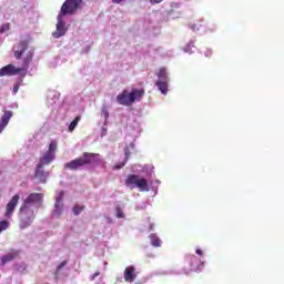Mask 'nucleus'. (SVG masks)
I'll list each match as a JSON object with an SVG mask.
<instances>
[{"instance_id": "nucleus-1", "label": "nucleus", "mask_w": 284, "mask_h": 284, "mask_svg": "<svg viewBox=\"0 0 284 284\" xmlns=\"http://www.w3.org/2000/svg\"><path fill=\"white\" fill-rule=\"evenodd\" d=\"M13 55L16 59H23L22 65L17 68L13 64H8L0 69V77H14L16 74L26 77L28 74V68H30L34 53L28 49L27 40H21L13 47Z\"/></svg>"}, {"instance_id": "nucleus-2", "label": "nucleus", "mask_w": 284, "mask_h": 284, "mask_svg": "<svg viewBox=\"0 0 284 284\" xmlns=\"http://www.w3.org/2000/svg\"><path fill=\"white\" fill-rule=\"evenodd\" d=\"M41 205H43V194L31 193L27 196L19 210L21 230L32 225Z\"/></svg>"}, {"instance_id": "nucleus-3", "label": "nucleus", "mask_w": 284, "mask_h": 284, "mask_svg": "<svg viewBox=\"0 0 284 284\" xmlns=\"http://www.w3.org/2000/svg\"><path fill=\"white\" fill-rule=\"evenodd\" d=\"M81 3H83V0H67L62 4L61 12L57 18L58 22L55 24V31L52 33L54 39H61V37H65L68 27L65 26V20H63V17H65V14H74Z\"/></svg>"}, {"instance_id": "nucleus-4", "label": "nucleus", "mask_w": 284, "mask_h": 284, "mask_svg": "<svg viewBox=\"0 0 284 284\" xmlns=\"http://www.w3.org/2000/svg\"><path fill=\"white\" fill-rule=\"evenodd\" d=\"M143 97H145V90L143 89H132L131 91L123 90L116 95L115 101L119 105L130 106L135 103V101H141Z\"/></svg>"}, {"instance_id": "nucleus-5", "label": "nucleus", "mask_w": 284, "mask_h": 284, "mask_svg": "<svg viewBox=\"0 0 284 284\" xmlns=\"http://www.w3.org/2000/svg\"><path fill=\"white\" fill-rule=\"evenodd\" d=\"M126 187L130 190H134L139 187L140 192H150V184L148 183V179L139 175V174H131L125 180Z\"/></svg>"}, {"instance_id": "nucleus-6", "label": "nucleus", "mask_w": 284, "mask_h": 284, "mask_svg": "<svg viewBox=\"0 0 284 284\" xmlns=\"http://www.w3.org/2000/svg\"><path fill=\"white\" fill-rule=\"evenodd\" d=\"M158 81L155 82V85L158 90L163 94L164 97L168 95V92H170V72L166 68H160V70L156 73Z\"/></svg>"}, {"instance_id": "nucleus-7", "label": "nucleus", "mask_w": 284, "mask_h": 284, "mask_svg": "<svg viewBox=\"0 0 284 284\" xmlns=\"http://www.w3.org/2000/svg\"><path fill=\"white\" fill-rule=\"evenodd\" d=\"M59 148V144L57 143V140H52L49 143V149L47 152L43 153V155L40 158V161L38 165L45 168V165H50L57 159V150Z\"/></svg>"}, {"instance_id": "nucleus-8", "label": "nucleus", "mask_w": 284, "mask_h": 284, "mask_svg": "<svg viewBox=\"0 0 284 284\" xmlns=\"http://www.w3.org/2000/svg\"><path fill=\"white\" fill-rule=\"evenodd\" d=\"M92 154L84 153L83 158H79L75 160H72L71 162H68L64 164L65 170H79V168L85 165L87 163H90L92 161Z\"/></svg>"}, {"instance_id": "nucleus-9", "label": "nucleus", "mask_w": 284, "mask_h": 284, "mask_svg": "<svg viewBox=\"0 0 284 284\" xmlns=\"http://www.w3.org/2000/svg\"><path fill=\"white\" fill-rule=\"evenodd\" d=\"M64 194L65 192L60 191L55 196L54 209L52 211V216H54L55 219H60V216H63V214L65 213V205H63Z\"/></svg>"}, {"instance_id": "nucleus-10", "label": "nucleus", "mask_w": 284, "mask_h": 284, "mask_svg": "<svg viewBox=\"0 0 284 284\" xmlns=\"http://www.w3.org/2000/svg\"><path fill=\"white\" fill-rule=\"evenodd\" d=\"M193 32H216L215 24H206V29L203 27V20H199L191 26Z\"/></svg>"}, {"instance_id": "nucleus-11", "label": "nucleus", "mask_w": 284, "mask_h": 284, "mask_svg": "<svg viewBox=\"0 0 284 284\" xmlns=\"http://www.w3.org/2000/svg\"><path fill=\"white\" fill-rule=\"evenodd\" d=\"M189 262L191 265L192 272H201L203 271V267H205V262H201L196 255H189Z\"/></svg>"}, {"instance_id": "nucleus-12", "label": "nucleus", "mask_w": 284, "mask_h": 284, "mask_svg": "<svg viewBox=\"0 0 284 284\" xmlns=\"http://www.w3.org/2000/svg\"><path fill=\"white\" fill-rule=\"evenodd\" d=\"M19 199H21V196H19V194H16L7 204V211L4 214L6 219H10V216L14 214L17 205H19Z\"/></svg>"}, {"instance_id": "nucleus-13", "label": "nucleus", "mask_w": 284, "mask_h": 284, "mask_svg": "<svg viewBox=\"0 0 284 284\" xmlns=\"http://www.w3.org/2000/svg\"><path fill=\"white\" fill-rule=\"evenodd\" d=\"M123 276H124L125 283H134L136 281V276H138L136 267L128 266L124 270Z\"/></svg>"}, {"instance_id": "nucleus-14", "label": "nucleus", "mask_w": 284, "mask_h": 284, "mask_svg": "<svg viewBox=\"0 0 284 284\" xmlns=\"http://www.w3.org/2000/svg\"><path fill=\"white\" fill-rule=\"evenodd\" d=\"M132 172L134 174H146V176H152V166L150 165H140V164H135L132 166Z\"/></svg>"}, {"instance_id": "nucleus-15", "label": "nucleus", "mask_w": 284, "mask_h": 284, "mask_svg": "<svg viewBox=\"0 0 284 284\" xmlns=\"http://www.w3.org/2000/svg\"><path fill=\"white\" fill-rule=\"evenodd\" d=\"M10 119H12V111H4L0 119V134L6 130V128H8Z\"/></svg>"}, {"instance_id": "nucleus-16", "label": "nucleus", "mask_w": 284, "mask_h": 284, "mask_svg": "<svg viewBox=\"0 0 284 284\" xmlns=\"http://www.w3.org/2000/svg\"><path fill=\"white\" fill-rule=\"evenodd\" d=\"M50 173L45 172V166H41L38 164L36 170V179L40 181V183H45Z\"/></svg>"}, {"instance_id": "nucleus-17", "label": "nucleus", "mask_w": 284, "mask_h": 284, "mask_svg": "<svg viewBox=\"0 0 284 284\" xmlns=\"http://www.w3.org/2000/svg\"><path fill=\"white\" fill-rule=\"evenodd\" d=\"M17 258V252H10L1 257L0 265H6V263H10Z\"/></svg>"}, {"instance_id": "nucleus-18", "label": "nucleus", "mask_w": 284, "mask_h": 284, "mask_svg": "<svg viewBox=\"0 0 284 284\" xmlns=\"http://www.w3.org/2000/svg\"><path fill=\"white\" fill-rule=\"evenodd\" d=\"M196 39H191L190 42L184 47V52H186V54H192L194 52V50H196V47L194 45Z\"/></svg>"}, {"instance_id": "nucleus-19", "label": "nucleus", "mask_w": 284, "mask_h": 284, "mask_svg": "<svg viewBox=\"0 0 284 284\" xmlns=\"http://www.w3.org/2000/svg\"><path fill=\"white\" fill-rule=\"evenodd\" d=\"M150 241H151V245H153V247H161V239H159V236H156V234H151L149 236Z\"/></svg>"}, {"instance_id": "nucleus-20", "label": "nucleus", "mask_w": 284, "mask_h": 284, "mask_svg": "<svg viewBox=\"0 0 284 284\" xmlns=\"http://www.w3.org/2000/svg\"><path fill=\"white\" fill-rule=\"evenodd\" d=\"M101 118L104 119V123H108V119L110 118V112L108 111V106L105 104L102 105Z\"/></svg>"}, {"instance_id": "nucleus-21", "label": "nucleus", "mask_w": 284, "mask_h": 284, "mask_svg": "<svg viewBox=\"0 0 284 284\" xmlns=\"http://www.w3.org/2000/svg\"><path fill=\"white\" fill-rule=\"evenodd\" d=\"M79 121H81V116H77L69 125V132H74L77 126L79 125Z\"/></svg>"}, {"instance_id": "nucleus-22", "label": "nucleus", "mask_w": 284, "mask_h": 284, "mask_svg": "<svg viewBox=\"0 0 284 284\" xmlns=\"http://www.w3.org/2000/svg\"><path fill=\"white\" fill-rule=\"evenodd\" d=\"M16 270L20 274H23V272H26V270H28V265L26 263H23V262H20L18 264H16Z\"/></svg>"}, {"instance_id": "nucleus-23", "label": "nucleus", "mask_w": 284, "mask_h": 284, "mask_svg": "<svg viewBox=\"0 0 284 284\" xmlns=\"http://www.w3.org/2000/svg\"><path fill=\"white\" fill-rule=\"evenodd\" d=\"M115 216L116 219H125V214L123 213V209H121V206L115 207Z\"/></svg>"}, {"instance_id": "nucleus-24", "label": "nucleus", "mask_w": 284, "mask_h": 284, "mask_svg": "<svg viewBox=\"0 0 284 284\" xmlns=\"http://www.w3.org/2000/svg\"><path fill=\"white\" fill-rule=\"evenodd\" d=\"M8 227H10V223L6 220L1 221L0 222V234H1V232L8 230Z\"/></svg>"}, {"instance_id": "nucleus-25", "label": "nucleus", "mask_w": 284, "mask_h": 284, "mask_svg": "<svg viewBox=\"0 0 284 284\" xmlns=\"http://www.w3.org/2000/svg\"><path fill=\"white\" fill-rule=\"evenodd\" d=\"M67 265H68L67 261H64L60 265H58V267L55 270V276H59V274H61V270H63Z\"/></svg>"}, {"instance_id": "nucleus-26", "label": "nucleus", "mask_w": 284, "mask_h": 284, "mask_svg": "<svg viewBox=\"0 0 284 284\" xmlns=\"http://www.w3.org/2000/svg\"><path fill=\"white\" fill-rule=\"evenodd\" d=\"M82 210H84V206L77 204V205L73 207V214H74L75 216H79V214H81V211H82Z\"/></svg>"}, {"instance_id": "nucleus-27", "label": "nucleus", "mask_w": 284, "mask_h": 284, "mask_svg": "<svg viewBox=\"0 0 284 284\" xmlns=\"http://www.w3.org/2000/svg\"><path fill=\"white\" fill-rule=\"evenodd\" d=\"M8 30H10V24H3L1 28H0V34H3L6 32H8Z\"/></svg>"}, {"instance_id": "nucleus-28", "label": "nucleus", "mask_w": 284, "mask_h": 284, "mask_svg": "<svg viewBox=\"0 0 284 284\" xmlns=\"http://www.w3.org/2000/svg\"><path fill=\"white\" fill-rule=\"evenodd\" d=\"M108 134V123H104L101 129V136H105Z\"/></svg>"}, {"instance_id": "nucleus-29", "label": "nucleus", "mask_w": 284, "mask_h": 284, "mask_svg": "<svg viewBox=\"0 0 284 284\" xmlns=\"http://www.w3.org/2000/svg\"><path fill=\"white\" fill-rule=\"evenodd\" d=\"M97 276H101V272H95L94 274H92L90 276V281H94V278H97Z\"/></svg>"}, {"instance_id": "nucleus-30", "label": "nucleus", "mask_w": 284, "mask_h": 284, "mask_svg": "<svg viewBox=\"0 0 284 284\" xmlns=\"http://www.w3.org/2000/svg\"><path fill=\"white\" fill-rule=\"evenodd\" d=\"M204 55H205L206 58L212 57V50H211V49H206V50L204 51Z\"/></svg>"}, {"instance_id": "nucleus-31", "label": "nucleus", "mask_w": 284, "mask_h": 284, "mask_svg": "<svg viewBox=\"0 0 284 284\" xmlns=\"http://www.w3.org/2000/svg\"><path fill=\"white\" fill-rule=\"evenodd\" d=\"M125 165V162L115 164L114 170H121V168H123Z\"/></svg>"}, {"instance_id": "nucleus-32", "label": "nucleus", "mask_w": 284, "mask_h": 284, "mask_svg": "<svg viewBox=\"0 0 284 284\" xmlns=\"http://www.w3.org/2000/svg\"><path fill=\"white\" fill-rule=\"evenodd\" d=\"M124 154H125V161L130 159V151L128 149H124Z\"/></svg>"}, {"instance_id": "nucleus-33", "label": "nucleus", "mask_w": 284, "mask_h": 284, "mask_svg": "<svg viewBox=\"0 0 284 284\" xmlns=\"http://www.w3.org/2000/svg\"><path fill=\"white\" fill-rule=\"evenodd\" d=\"M195 254H197L199 256H203V250L196 248Z\"/></svg>"}, {"instance_id": "nucleus-34", "label": "nucleus", "mask_w": 284, "mask_h": 284, "mask_svg": "<svg viewBox=\"0 0 284 284\" xmlns=\"http://www.w3.org/2000/svg\"><path fill=\"white\" fill-rule=\"evenodd\" d=\"M153 6H156V3H162L163 0H150Z\"/></svg>"}, {"instance_id": "nucleus-35", "label": "nucleus", "mask_w": 284, "mask_h": 284, "mask_svg": "<svg viewBox=\"0 0 284 284\" xmlns=\"http://www.w3.org/2000/svg\"><path fill=\"white\" fill-rule=\"evenodd\" d=\"M17 92H19V84H16L13 87V94H17Z\"/></svg>"}, {"instance_id": "nucleus-36", "label": "nucleus", "mask_w": 284, "mask_h": 284, "mask_svg": "<svg viewBox=\"0 0 284 284\" xmlns=\"http://www.w3.org/2000/svg\"><path fill=\"white\" fill-rule=\"evenodd\" d=\"M170 17H171V19H178L179 16H174V12L171 11Z\"/></svg>"}, {"instance_id": "nucleus-37", "label": "nucleus", "mask_w": 284, "mask_h": 284, "mask_svg": "<svg viewBox=\"0 0 284 284\" xmlns=\"http://www.w3.org/2000/svg\"><path fill=\"white\" fill-rule=\"evenodd\" d=\"M123 0H112V3H121Z\"/></svg>"}, {"instance_id": "nucleus-38", "label": "nucleus", "mask_w": 284, "mask_h": 284, "mask_svg": "<svg viewBox=\"0 0 284 284\" xmlns=\"http://www.w3.org/2000/svg\"><path fill=\"white\" fill-rule=\"evenodd\" d=\"M156 185H161V181L155 180Z\"/></svg>"}, {"instance_id": "nucleus-39", "label": "nucleus", "mask_w": 284, "mask_h": 284, "mask_svg": "<svg viewBox=\"0 0 284 284\" xmlns=\"http://www.w3.org/2000/svg\"><path fill=\"white\" fill-rule=\"evenodd\" d=\"M153 192H156V189L152 187Z\"/></svg>"}, {"instance_id": "nucleus-40", "label": "nucleus", "mask_w": 284, "mask_h": 284, "mask_svg": "<svg viewBox=\"0 0 284 284\" xmlns=\"http://www.w3.org/2000/svg\"><path fill=\"white\" fill-rule=\"evenodd\" d=\"M150 230H153V226H152V225L150 226Z\"/></svg>"}, {"instance_id": "nucleus-41", "label": "nucleus", "mask_w": 284, "mask_h": 284, "mask_svg": "<svg viewBox=\"0 0 284 284\" xmlns=\"http://www.w3.org/2000/svg\"><path fill=\"white\" fill-rule=\"evenodd\" d=\"M135 284H141V283H135Z\"/></svg>"}]
</instances>
